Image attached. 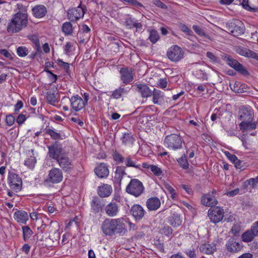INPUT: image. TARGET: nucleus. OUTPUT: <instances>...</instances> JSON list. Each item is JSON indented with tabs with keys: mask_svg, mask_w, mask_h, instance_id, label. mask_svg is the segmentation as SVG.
Masks as SVG:
<instances>
[{
	"mask_svg": "<svg viewBox=\"0 0 258 258\" xmlns=\"http://www.w3.org/2000/svg\"><path fill=\"white\" fill-rule=\"evenodd\" d=\"M254 112L252 108L249 106H243L239 111V118L243 121L253 120Z\"/></svg>",
	"mask_w": 258,
	"mask_h": 258,
	"instance_id": "16",
	"label": "nucleus"
},
{
	"mask_svg": "<svg viewBox=\"0 0 258 258\" xmlns=\"http://www.w3.org/2000/svg\"><path fill=\"white\" fill-rule=\"evenodd\" d=\"M127 93V90L124 88V85H121L118 89L113 91L111 97L115 99H118Z\"/></svg>",
	"mask_w": 258,
	"mask_h": 258,
	"instance_id": "33",
	"label": "nucleus"
},
{
	"mask_svg": "<svg viewBox=\"0 0 258 258\" xmlns=\"http://www.w3.org/2000/svg\"><path fill=\"white\" fill-rule=\"evenodd\" d=\"M160 200L157 197L150 198L146 202V206L149 211L156 210L160 207Z\"/></svg>",
	"mask_w": 258,
	"mask_h": 258,
	"instance_id": "24",
	"label": "nucleus"
},
{
	"mask_svg": "<svg viewBox=\"0 0 258 258\" xmlns=\"http://www.w3.org/2000/svg\"><path fill=\"white\" fill-rule=\"evenodd\" d=\"M161 233L165 235V236L168 237H172V233H173V230L171 227H170L169 226L166 225L164 226L161 229Z\"/></svg>",
	"mask_w": 258,
	"mask_h": 258,
	"instance_id": "49",
	"label": "nucleus"
},
{
	"mask_svg": "<svg viewBox=\"0 0 258 258\" xmlns=\"http://www.w3.org/2000/svg\"><path fill=\"white\" fill-rule=\"evenodd\" d=\"M192 29L198 35L208 37V35L205 33L204 29L198 25H193Z\"/></svg>",
	"mask_w": 258,
	"mask_h": 258,
	"instance_id": "51",
	"label": "nucleus"
},
{
	"mask_svg": "<svg viewBox=\"0 0 258 258\" xmlns=\"http://www.w3.org/2000/svg\"><path fill=\"white\" fill-rule=\"evenodd\" d=\"M6 122L8 126H12L15 122V117L12 114L7 115Z\"/></svg>",
	"mask_w": 258,
	"mask_h": 258,
	"instance_id": "60",
	"label": "nucleus"
},
{
	"mask_svg": "<svg viewBox=\"0 0 258 258\" xmlns=\"http://www.w3.org/2000/svg\"><path fill=\"white\" fill-rule=\"evenodd\" d=\"M36 162V159L33 156H30L24 162V164L29 168H33Z\"/></svg>",
	"mask_w": 258,
	"mask_h": 258,
	"instance_id": "46",
	"label": "nucleus"
},
{
	"mask_svg": "<svg viewBox=\"0 0 258 258\" xmlns=\"http://www.w3.org/2000/svg\"><path fill=\"white\" fill-rule=\"evenodd\" d=\"M0 54L11 60H14L16 57L15 54L12 51H8L6 49H0Z\"/></svg>",
	"mask_w": 258,
	"mask_h": 258,
	"instance_id": "41",
	"label": "nucleus"
},
{
	"mask_svg": "<svg viewBox=\"0 0 258 258\" xmlns=\"http://www.w3.org/2000/svg\"><path fill=\"white\" fill-rule=\"evenodd\" d=\"M125 220L123 218L106 219L102 223L101 230L103 233L112 236L115 233L123 235L127 232Z\"/></svg>",
	"mask_w": 258,
	"mask_h": 258,
	"instance_id": "1",
	"label": "nucleus"
},
{
	"mask_svg": "<svg viewBox=\"0 0 258 258\" xmlns=\"http://www.w3.org/2000/svg\"><path fill=\"white\" fill-rule=\"evenodd\" d=\"M112 157L115 161L118 164L121 163L124 161V157L120 153L116 151L113 152Z\"/></svg>",
	"mask_w": 258,
	"mask_h": 258,
	"instance_id": "52",
	"label": "nucleus"
},
{
	"mask_svg": "<svg viewBox=\"0 0 258 258\" xmlns=\"http://www.w3.org/2000/svg\"><path fill=\"white\" fill-rule=\"evenodd\" d=\"M32 12L33 16L36 18H42L47 14L46 7L43 5H38L32 9Z\"/></svg>",
	"mask_w": 258,
	"mask_h": 258,
	"instance_id": "22",
	"label": "nucleus"
},
{
	"mask_svg": "<svg viewBox=\"0 0 258 258\" xmlns=\"http://www.w3.org/2000/svg\"><path fill=\"white\" fill-rule=\"evenodd\" d=\"M233 163L235 164V166L236 168L240 169L241 170H243L244 169V166L242 165V161L239 160L237 158V160H235Z\"/></svg>",
	"mask_w": 258,
	"mask_h": 258,
	"instance_id": "63",
	"label": "nucleus"
},
{
	"mask_svg": "<svg viewBox=\"0 0 258 258\" xmlns=\"http://www.w3.org/2000/svg\"><path fill=\"white\" fill-rule=\"evenodd\" d=\"M164 187L166 190L171 195V198L172 200L176 199L178 195L176 192L175 189L168 183L165 184Z\"/></svg>",
	"mask_w": 258,
	"mask_h": 258,
	"instance_id": "43",
	"label": "nucleus"
},
{
	"mask_svg": "<svg viewBox=\"0 0 258 258\" xmlns=\"http://www.w3.org/2000/svg\"><path fill=\"white\" fill-rule=\"evenodd\" d=\"M105 211L108 216H115L118 212V206L115 203H110L105 207Z\"/></svg>",
	"mask_w": 258,
	"mask_h": 258,
	"instance_id": "29",
	"label": "nucleus"
},
{
	"mask_svg": "<svg viewBox=\"0 0 258 258\" xmlns=\"http://www.w3.org/2000/svg\"><path fill=\"white\" fill-rule=\"evenodd\" d=\"M91 209L94 213H99L104 206L103 199L97 197H93L91 202Z\"/></svg>",
	"mask_w": 258,
	"mask_h": 258,
	"instance_id": "23",
	"label": "nucleus"
},
{
	"mask_svg": "<svg viewBox=\"0 0 258 258\" xmlns=\"http://www.w3.org/2000/svg\"><path fill=\"white\" fill-rule=\"evenodd\" d=\"M150 170L156 176H160L162 174V171L161 169L157 166L152 165L151 166Z\"/></svg>",
	"mask_w": 258,
	"mask_h": 258,
	"instance_id": "57",
	"label": "nucleus"
},
{
	"mask_svg": "<svg viewBox=\"0 0 258 258\" xmlns=\"http://www.w3.org/2000/svg\"><path fill=\"white\" fill-rule=\"evenodd\" d=\"M57 63L58 66L62 67L64 71L68 73L70 70V64L68 62H64L61 59H57Z\"/></svg>",
	"mask_w": 258,
	"mask_h": 258,
	"instance_id": "54",
	"label": "nucleus"
},
{
	"mask_svg": "<svg viewBox=\"0 0 258 258\" xmlns=\"http://www.w3.org/2000/svg\"><path fill=\"white\" fill-rule=\"evenodd\" d=\"M133 90H135L139 92L142 97H148L152 96V91H151L149 87L145 84H136L132 85Z\"/></svg>",
	"mask_w": 258,
	"mask_h": 258,
	"instance_id": "21",
	"label": "nucleus"
},
{
	"mask_svg": "<svg viewBox=\"0 0 258 258\" xmlns=\"http://www.w3.org/2000/svg\"><path fill=\"white\" fill-rule=\"evenodd\" d=\"M8 183L10 187L18 192L21 190L22 187V180L21 178L13 171L9 172L8 177Z\"/></svg>",
	"mask_w": 258,
	"mask_h": 258,
	"instance_id": "7",
	"label": "nucleus"
},
{
	"mask_svg": "<svg viewBox=\"0 0 258 258\" xmlns=\"http://www.w3.org/2000/svg\"><path fill=\"white\" fill-rule=\"evenodd\" d=\"M206 56L208 57L211 61L213 62H218L219 58L217 56H216L213 53L208 51L206 53Z\"/></svg>",
	"mask_w": 258,
	"mask_h": 258,
	"instance_id": "58",
	"label": "nucleus"
},
{
	"mask_svg": "<svg viewBox=\"0 0 258 258\" xmlns=\"http://www.w3.org/2000/svg\"><path fill=\"white\" fill-rule=\"evenodd\" d=\"M45 133L49 135L52 140H62L59 133L56 132L54 130L46 127L45 129Z\"/></svg>",
	"mask_w": 258,
	"mask_h": 258,
	"instance_id": "35",
	"label": "nucleus"
},
{
	"mask_svg": "<svg viewBox=\"0 0 258 258\" xmlns=\"http://www.w3.org/2000/svg\"><path fill=\"white\" fill-rule=\"evenodd\" d=\"M28 15L27 13L18 12L15 14L7 27L9 32L17 33L27 26Z\"/></svg>",
	"mask_w": 258,
	"mask_h": 258,
	"instance_id": "2",
	"label": "nucleus"
},
{
	"mask_svg": "<svg viewBox=\"0 0 258 258\" xmlns=\"http://www.w3.org/2000/svg\"><path fill=\"white\" fill-rule=\"evenodd\" d=\"M249 50V49L242 47H238L236 48V51L238 53L246 57L248 56Z\"/></svg>",
	"mask_w": 258,
	"mask_h": 258,
	"instance_id": "53",
	"label": "nucleus"
},
{
	"mask_svg": "<svg viewBox=\"0 0 258 258\" xmlns=\"http://www.w3.org/2000/svg\"><path fill=\"white\" fill-rule=\"evenodd\" d=\"M57 93L55 92H51L50 91L46 93V100L48 103L51 105H54L55 103L58 102L56 98Z\"/></svg>",
	"mask_w": 258,
	"mask_h": 258,
	"instance_id": "38",
	"label": "nucleus"
},
{
	"mask_svg": "<svg viewBox=\"0 0 258 258\" xmlns=\"http://www.w3.org/2000/svg\"><path fill=\"white\" fill-rule=\"evenodd\" d=\"M208 216L211 222L215 224L219 223L224 217L223 209L219 207L211 208L208 211Z\"/></svg>",
	"mask_w": 258,
	"mask_h": 258,
	"instance_id": "10",
	"label": "nucleus"
},
{
	"mask_svg": "<svg viewBox=\"0 0 258 258\" xmlns=\"http://www.w3.org/2000/svg\"><path fill=\"white\" fill-rule=\"evenodd\" d=\"M224 60L231 67L234 69L236 71L239 72L243 75L248 74L247 71L236 59L231 57L229 55H226L224 58Z\"/></svg>",
	"mask_w": 258,
	"mask_h": 258,
	"instance_id": "15",
	"label": "nucleus"
},
{
	"mask_svg": "<svg viewBox=\"0 0 258 258\" xmlns=\"http://www.w3.org/2000/svg\"><path fill=\"white\" fill-rule=\"evenodd\" d=\"M90 28L86 24H83L81 26L80 30L79 31L78 35H81L82 33H85L87 38L90 37Z\"/></svg>",
	"mask_w": 258,
	"mask_h": 258,
	"instance_id": "45",
	"label": "nucleus"
},
{
	"mask_svg": "<svg viewBox=\"0 0 258 258\" xmlns=\"http://www.w3.org/2000/svg\"><path fill=\"white\" fill-rule=\"evenodd\" d=\"M120 79L123 84H129V70L127 68H122L119 71Z\"/></svg>",
	"mask_w": 258,
	"mask_h": 258,
	"instance_id": "34",
	"label": "nucleus"
},
{
	"mask_svg": "<svg viewBox=\"0 0 258 258\" xmlns=\"http://www.w3.org/2000/svg\"><path fill=\"white\" fill-rule=\"evenodd\" d=\"M228 31L234 36L242 35L244 32V26L243 23L238 19H234L226 24Z\"/></svg>",
	"mask_w": 258,
	"mask_h": 258,
	"instance_id": "4",
	"label": "nucleus"
},
{
	"mask_svg": "<svg viewBox=\"0 0 258 258\" xmlns=\"http://www.w3.org/2000/svg\"><path fill=\"white\" fill-rule=\"evenodd\" d=\"M63 173L61 169L53 167L49 171L47 180L52 183H58L62 181Z\"/></svg>",
	"mask_w": 258,
	"mask_h": 258,
	"instance_id": "14",
	"label": "nucleus"
},
{
	"mask_svg": "<svg viewBox=\"0 0 258 258\" xmlns=\"http://www.w3.org/2000/svg\"><path fill=\"white\" fill-rule=\"evenodd\" d=\"M180 30L188 35H191L192 32L191 30L185 24H181L179 26Z\"/></svg>",
	"mask_w": 258,
	"mask_h": 258,
	"instance_id": "59",
	"label": "nucleus"
},
{
	"mask_svg": "<svg viewBox=\"0 0 258 258\" xmlns=\"http://www.w3.org/2000/svg\"><path fill=\"white\" fill-rule=\"evenodd\" d=\"M145 235V232L144 231H138L136 234L132 237V239H139L143 238Z\"/></svg>",
	"mask_w": 258,
	"mask_h": 258,
	"instance_id": "64",
	"label": "nucleus"
},
{
	"mask_svg": "<svg viewBox=\"0 0 258 258\" xmlns=\"http://www.w3.org/2000/svg\"><path fill=\"white\" fill-rule=\"evenodd\" d=\"M136 28V32L138 31H141L142 29V25L138 20L135 19H131L130 18V29Z\"/></svg>",
	"mask_w": 258,
	"mask_h": 258,
	"instance_id": "42",
	"label": "nucleus"
},
{
	"mask_svg": "<svg viewBox=\"0 0 258 258\" xmlns=\"http://www.w3.org/2000/svg\"><path fill=\"white\" fill-rule=\"evenodd\" d=\"M29 40L34 45V47L37 52H41L39 40L37 36L32 35L29 36Z\"/></svg>",
	"mask_w": 258,
	"mask_h": 258,
	"instance_id": "39",
	"label": "nucleus"
},
{
	"mask_svg": "<svg viewBox=\"0 0 258 258\" xmlns=\"http://www.w3.org/2000/svg\"><path fill=\"white\" fill-rule=\"evenodd\" d=\"M239 126L240 130L244 134L252 136H255L257 135V131L256 129L258 126V123L256 121H253V120L243 121L239 123Z\"/></svg>",
	"mask_w": 258,
	"mask_h": 258,
	"instance_id": "9",
	"label": "nucleus"
},
{
	"mask_svg": "<svg viewBox=\"0 0 258 258\" xmlns=\"http://www.w3.org/2000/svg\"><path fill=\"white\" fill-rule=\"evenodd\" d=\"M14 219L19 223L25 224L28 220V214L24 211H17L14 214Z\"/></svg>",
	"mask_w": 258,
	"mask_h": 258,
	"instance_id": "26",
	"label": "nucleus"
},
{
	"mask_svg": "<svg viewBox=\"0 0 258 258\" xmlns=\"http://www.w3.org/2000/svg\"><path fill=\"white\" fill-rule=\"evenodd\" d=\"M130 5L133 6L135 9H141L144 8V6L139 2L137 0H130Z\"/></svg>",
	"mask_w": 258,
	"mask_h": 258,
	"instance_id": "55",
	"label": "nucleus"
},
{
	"mask_svg": "<svg viewBox=\"0 0 258 258\" xmlns=\"http://www.w3.org/2000/svg\"><path fill=\"white\" fill-rule=\"evenodd\" d=\"M56 161L60 167L64 172H71L74 168L75 166L72 160L69 158L66 153L58 158Z\"/></svg>",
	"mask_w": 258,
	"mask_h": 258,
	"instance_id": "11",
	"label": "nucleus"
},
{
	"mask_svg": "<svg viewBox=\"0 0 258 258\" xmlns=\"http://www.w3.org/2000/svg\"><path fill=\"white\" fill-rule=\"evenodd\" d=\"M164 144L167 148L173 150H176L182 148V141L179 135L171 134L165 138Z\"/></svg>",
	"mask_w": 258,
	"mask_h": 258,
	"instance_id": "3",
	"label": "nucleus"
},
{
	"mask_svg": "<svg viewBox=\"0 0 258 258\" xmlns=\"http://www.w3.org/2000/svg\"><path fill=\"white\" fill-rule=\"evenodd\" d=\"M82 2L76 8H71L68 10V17L71 22H76L83 18L85 14L87 9L86 6L81 7Z\"/></svg>",
	"mask_w": 258,
	"mask_h": 258,
	"instance_id": "6",
	"label": "nucleus"
},
{
	"mask_svg": "<svg viewBox=\"0 0 258 258\" xmlns=\"http://www.w3.org/2000/svg\"><path fill=\"white\" fill-rule=\"evenodd\" d=\"M17 54L20 57H25L29 53L28 49L25 46H19L17 48Z\"/></svg>",
	"mask_w": 258,
	"mask_h": 258,
	"instance_id": "44",
	"label": "nucleus"
},
{
	"mask_svg": "<svg viewBox=\"0 0 258 258\" xmlns=\"http://www.w3.org/2000/svg\"><path fill=\"white\" fill-rule=\"evenodd\" d=\"M258 183V176L255 178H250L244 182V185L247 186L249 185L252 188H255Z\"/></svg>",
	"mask_w": 258,
	"mask_h": 258,
	"instance_id": "47",
	"label": "nucleus"
},
{
	"mask_svg": "<svg viewBox=\"0 0 258 258\" xmlns=\"http://www.w3.org/2000/svg\"><path fill=\"white\" fill-rule=\"evenodd\" d=\"M23 237L25 241L29 239L33 234L32 230L28 226L22 227Z\"/></svg>",
	"mask_w": 258,
	"mask_h": 258,
	"instance_id": "40",
	"label": "nucleus"
},
{
	"mask_svg": "<svg viewBox=\"0 0 258 258\" xmlns=\"http://www.w3.org/2000/svg\"><path fill=\"white\" fill-rule=\"evenodd\" d=\"M201 203L206 207H215L218 201L215 196L210 195V193L203 195L201 198Z\"/></svg>",
	"mask_w": 258,
	"mask_h": 258,
	"instance_id": "20",
	"label": "nucleus"
},
{
	"mask_svg": "<svg viewBox=\"0 0 258 258\" xmlns=\"http://www.w3.org/2000/svg\"><path fill=\"white\" fill-rule=\"evenodd\" d=\"M44 71L47 72V74H50L49 76V80L52 82V83H55L57 81V75L52 73V72L48 70L44 69Z\"/></svg>",
	"mask_w": 258,
	"mask_h": 258,
	"instance_id": "61",
	"label": "nucleus"
},
{
	"mask_svg": "<svg viewBox=\"0 0 258 258\" xmlns=\"http://www.w3.org/2000/svg\"><path fill=\"white\" fill-rule=\"evenodd\" d=\"M71 106L72 109L78 112L85 107L83 99L78 95H74L70 99Z\"/></svg>",
	"mask_w": 258,
	"mask_h": 258,
	"instance_id": "17",
	"label": "nucleus"
},
{
	"mask_svg": "<svg viewBox=\"0 0 258 258\" xmlns=\"http://www.w3.org/2000/svg\"><path fill=\"white\" fill-rule=\"evenodd\" d=\"M199 249L203 253L212 254L216 250V247L214 244L204 243L201 245Z\"/></svg>",
	"mask_w": 258,
	"mask_h": 258,
	"instance_id": "25",
	"label": "nucleus"
},
{
	"mask_svg": "<svg viewBox=\"0 0 258 258\" xmlns=\"http://www.w3.org/2000/svg\"><path fill=\"white\" fill-rule=\"evenodd\" d=\"M189 258H197L195 248L187 249L184 251Z\"/></svg>",
	"mask_w": 258,
	"mask_h": 258,
	"instance_id": "56",
	"label": "nucleus"
},
{
	"mask_svg": "<svg viewBox=\"0 0 258 258\" xmlns=\"http://www.w3.org/2000/svg\"><path fill=\"white\" fill-rule=\"evenodd\" d=\"M125 169L126 167L125 166H117L114 177L115 182L120 183L123 176L126 175V173L125 172Z\"/></svg>",
	"mask_w": 258,
	"mask_h": 258,
	"instance_id": "28",
	"label": "nucleus"
},
{
	"mask_svg": "<svg viewBox=\"0 0 258 258\" xmlns=\"http://www.w3.org/2000/svg\"><path fill=\"white\" fill-rule=\"evenodd\" d=\"M168 223L173 227H177L182 223V219L180 215L177 213H173L171 216L168 217Z\"/></svg>",
	"mask_w": 258,
	"mask_h": 258,
	"instance_id": "30",
	"label": "nucleus"
},
{
	"mask_svg": "<svg viewBox=\"0 0 258 258\" xmlns=\"http://www.w3.org/2000/svg\"><path fill=\"white\" fill-rule=\"evenodd\" d=\"M130 212H131L132 216L137 221L142 219L146 212L143 208L138 204L134 205L132 207Z\"/></svg>",
	"mask_w": 258,
	"mask_h": 258,
	"instance_id": "19",
	"label": "nucleus"
},
{
	"mask_svg": "<svg viewBox=\"0 0 258 258\" xmlns=\"http://www.w3.org/2000/svg\"><path fill=\"white\" fill-rule=\"evenodd\" d=\"M73 47L72 44L70 42H68L64 47V53L67 55H69L72 50Z\"/></svg>",
	"mask_w": 258,
	"mask_h": 258,
	"instance_id": "62",
	"label": "nucleus"
},
{
	"mask_svg": "<svg viewBox=\"0 0 258 258\" xmlns=\"http://www.w3.org/2000/svg\"><path fill=\"white\" fill-rule=\"evenodd\" d=\"M241 5L242 7L247 11L252 12H257L258 10L257 8L252 7L249 6V0H243Z\"/></svg>",
	"mask_w": 258,
	"mask_h": 258,
	"instance_id": "48",
	"label": "nucleus"
},
{
	"mask_svg": "<svg viewBox=\"0 0 258 258\" xmlns=\"http://www.w3.org/2000/svg\"><path fill=\"white\" fill-rule=\"evenodd\" d=\"M62 31L67 36L72 35L73 32L72 24L70 22L64 23L62 26Z\"/></svg>",
	"mask_w": 258,
	"mask_h": 258,
	"instance_id": "37",
	"label": "nucleus"
},
{
	"mask_svg": "<svg viewBox=\"0 0 258 258\" xmlns=\"http://www.w3.org/2000/svg\"><path fill=\"white\" fill-rule=\"evenodd\" d=\"M144 191L143 183L137 179H132L130 181V195L138 197Z\"/></svg>",
	"mask_w": 258,
	"mask_h": 258,
	"instance_id": "12",
	"label": "nucleus"
},
{
	"mask_svg": "<svg viewBox=\"0 0 258 258\" xmlns=\"http://www.w3.org/2000/svg\"><path fill=\"white\" fill-rule=\"evenodd\" d=\"M152 95L153 96L152 101L154 104H161L163 99V93L159 90L154 89L152 91Z\"/></svg>",
	"mask_w": 258,
	"mask_h": 258,
	"instance_id": "31",
	"label": "nucleus"
},
{
	"mask_svg": "<svg viewBox=\"0 0 258 258\" xmlns=\"http://www.w3.org/2000/svg\"><path fill=\"white\" fill-rule=\"evenodd\" d=\"M47 148L48 150L47 155L51 159H54L57 161L58 158L66 153L61 144L57 141H55L47 146Z\"/></svg>",
	"mask_w": 258,
	"mask_h": 258,
	"instance_id": "5",
	"label": "nucleus"
},
{
	"mask_svg": "<svg viewBox=\"0 0 258 258\" xmlns=\"http://www.w3.org/2000/svg\"><path fill=\"white\" fill-rule=\"evenodd\" d=\"M166 55L170 60L177 62L183 58L184 52L179 46L173 45L168 49Z\"/></svg>",
	"mask_w": 258,
	"mask_h": 258,
	"instance_id": "8",
	"label": "nucleus"
},
{
	"mask_svg": "<svg viewBox=\"0 0 258 258\" xmlns=\"http://www.w3.org/2000/svg\"><path fill=\"white\" fill-rule=\"evenodd\" d=\"M177 161L180 166L183 169H186L188 168L189 164L185 156L181 157Z\"/></svg>",
	"mask_w": 258,
	"mask_h": 258,
	"instance_id": "50",
	"label": "nucleus"
},
{
	"mask_svg": "<svg viewBox=\"0 0 258 258\" xmlns=\"http://www.w3.org/2000/svg\"><path fill=\"white\" fill-rule=\"evenodd\" d=\"M94 172L98 177L106 178L109 173L108 166L106 163H100L95 168Z\"/></svg>",
	"mask_w": 258,
	"mask_h": 258,
	"instance_id": "18",
	"label": "nucleus"
},
{
	"mask_svg": "<svg viewBox=\"0 0 258 258\" xmlns=\"http://www.w3.org/2000/svg\"><path fill=\"white\" fill-rule=\"evenodd\" d=\"M256 237L251 227L249 230L244 232L241 235V239L243 242H249L251 241Z\"/></svg>",
	"mask_w": 258,
	"mask_h": 258,
	"instance_id": "32",
	"label": "nucleus"
},
{
	"mask_svg": "<svg viewBox=\"0 0 258 258\" xmlns=\"http://www.w3.org/2000/svg\"><path fill=\"white\" fill-rule=\"evenodd\" d=\"M149 36L148 39L153 43H156L160 39L158 32L155 29L149 30Z\"/></svg>",
	"mask_w": 258,
	"mask_h": 258,
	"instance_id": "36",
	"label": "nucleus"
},
{
	"mask_svg": "<svg viewBox=\"0 0 258 258\" xmlns=\"http://www.w3.org/2000/svg\"><path fill=\"white\" fill-rule=\"evenodd\" d=\"M225 248L230 253H236L242 249L243 245L241 242L237 241L235 238H229L225 244Z\"/></svg>",
	"mask_w": 258,
	"mask_h": 258,
	"instance_id": "13",
	"label": "nucleus"
},
{
	"mask_svg": "<svg viewBox=\"0 0 258 258\" xmlns=\"http://www.w3.org/2000/svg\"><path fill=\"white\" fill-rule=\"evenodd\" d=\"M111 186L108 184H104L98 187V194L101 197H107L111 195Z\"/></svg>",
	"mask_w": 258,
	"mask_h": 258,
	"instance_id": "27",
	"label": "nucleus"
}]
</instances>
